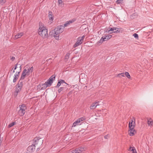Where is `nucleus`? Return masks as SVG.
<instances>
[{
  "mask_svg": "<svg viewBox=\"0 0 153 153\" xmlns=\"http://www.w3.org/2000/svg\"><path fill=\"white\" fill-rule=\"evenodd\" d=\"M64 26L62 25H59L57 27L54 29V34L56 35H58L62 33L64 30Z\"/></svg>",
  "mask_w": 153,
  "mask_h": 153,
  "instance_id": "20e7f679",
  "label": "nucleus"
},
{
  "mask_svg": "<svg viewBox=\"0 0 153 153\" xmlns=\"http://www.w3.org/2000/svg\"><path fill=\"white\" fill-rule=\"evenodd\" d=\"M86 119L84 117H82L78 118L76 120L78 122V125H80L82 123V121L85 120Z\"/></svg>",
  "mask_w": 153,
  "mask_h": 153,
  "instance_id": "4468645a",
  "label": "nucleus"
},
{
  "mask_svg": "<svg viewBox=\"0 0 153 153\" xmlns=\"http://www.w3.org/2000/svg\"><path fill=\"white\" fill-rule=\"evenodd\" d=\"M107 135H105V136L104 137L105 139H107Z\"/></svg>",
  "mask_w": 153,
  "mask_h": 153,
  "instance_id": "49530a36",
  "label": "nucleus"
},
{
  "mask_svg": "<svg viewBox=\"0 0 153 153\" xmlns=\"http://www.w3.org/2000/svg\"><path fill=\"white\" fill-rule=\"evenodd\" d=\"M133 120H134V123L135 124V118H133Z\"/></svg>",
  "mask_w": 153,
  "mask_h": 153,
  "instance_id": "de8ad7c7",
  "label": "nucleus"
},
{
  "mask_svg": "<svg viewBox=\"0 0 153 153\" xmlns=\"http://www.w3.org/2000/svg\"><path fill=\"white\" fill-rule=\"evenodd\" d=\"M61 83L60 82V81H59V80H58L57 84V85L56 86V87L58 88L59 87V86L61 85Z\"/></svg>",
  "mask_w": 153,
  "mask_h": 153,
  "instance_id": "c9c22d12",
  "label": "nucleus"
},
{
  "mask_svg": "<svg viewBox=\"0 0 153 153\" xmlns=\"http://www.w3.org/2000/svg\"><path fill=\"white\" fill-rule=\"evenodd\" d=\"M148 124L149 126H151L153 124L152 120L151 119H150L148 121Z\"/></svg>",
  "mask_w": 153,
  "mask_h": 153,
  "instance_id": "393cba45",
  "label": "nucleus"
},
{
  "mask_svg": "<svg viewBox=\"0 0 153 153\" xmlns=\"http://www.w3.org/2000/svg\"><path fill=\"white\" fill-rule=\"evenodd\" d=\"M38 149H39V148H37V150H39Z\"/></svg>",
  "mask_w": 153,
  "mask_h": 153,
  "instance_id": "8fccbe9b",
  "label": "nucleus"
},
{
  "mask_svg": "<svg viewBox=\"0 0 153 153\" xmlns=\"http://www.w3.org/2000/svg\"><path fill=\"white\" fill-rule=\"evenodd\" d=\"M34 144L36 145H41L42 144L43 140L42 138L39 137H35L34 139Z\"/></svg>",
  "mask_w": 153,
  "mask_h": 153,
  "instance_id": "0eeeda50",
  "label": "nucleus"
},
{
  "mask_svg": "<svg viewBox=\"0 0 153 153\" xmlns=\"http://www.w3.org/2000/svg\"><path fill=\"white\" fill-rule=\"evenodd\" d=\"M112 28H115L116 29H114V33H118L121 32L122 31H120V29L119 28L116 27H113Z\"/></svg>",
  "mask_w": 153,
  "mask_h": 153,
  "instance_id": "6ab92c4d",
  "label": "nucleus"
},
{
  "mask_svg": "<svg viewBox=\"0 0 153 153\" xmlns=\"http://www.w3.org/2000/svg\"><path fill=\"white\" fill-rule=\"evenodd\" d=\"M58 2L59 4H62V0H58Z\"/></svg>",
  "mask_w": 153,
  "mask_h": 153,
  "instance_id": "ea45409f",
  "label": "nucleus"
},
{
  "mask_svg": "<svg viewBox=\"0 0 153 153\" xmlns=\"http://www.w3.org/2000/svg\"><path fill=\"white\" fill-rule=\"evenodd\" d=\"M125 76H126L128 79H130L131 78L130 76L129 73L127 72L125 73Z\"/></svg>",
  "mask_w": 153,
  "mask_h": 153,
  "instance_id": "a878e982",
  "label": "nucleus"
},
{
  "mask_svg": "<svg viewBox=\"0 0 153 153\" xmlns=\"http://www.w3.org/2000/svg\"><path fill=\"white\" fill-rule=\"evenodd\" d=\"M59 81H60V82L61 84L65 83L66 84H67V83L65 82V81L63 80L60 79L59 80Z\"/></svg>",
  "mask_w": 153,
  "mask_h": 153,
  "instance_id": "58836bf2",
  "label": "nucleus"
},
{
  "mask_svg": "<svg viewBox=\"0 0 153 153\" xmlns=\"http://www.w3.org/2000/svg\"><path fill=\"white\" fill-rule=\"evenodd\" d=\"M120 75L124 77L125 76V73H121L120 74H118L117 75V76L120 77Z\"/></svg>",
  "mask_w": 153,
  "mask_h": 153,
  "instance_id": "2f4dec72",
  "label": "nucleus"
},
{
  "mask_svg": "<svg viewBox=\"0 0 153 153\" xmlns=\"http://www.w3.org/2000/svg\"><path fill=\"white\" fill-rule=\"evenodd\" d=\"M13 68H13H13H12V69H11V70H10V71H13V70H14V69H13Z\"/></svg>",
  "mask_w": 153,
  "mask_h": 153,
  "instance_id": "09e8293b",
  "label": "nucleus"
},
{
  "mask_svg": "<svg viewBox=\"0 0 153 153\" xmlns=\"http://www.w3.org/2000/svg\"><path fill=\"white\" fill-rule=\"evenodd\" d=\"M86 148L84 147L77 148L75 150H73L70 153H81L83 151H85Z\"/></svg>",
  "mask_w": 153,
  "mask_h": 153,
  "instance_id": "39448f33",
  "label": "nucleus"
},
{
  "mask_svg": "<svg viewBox=\"0 0 153 153\" xmlns=\"http://www.w3.org/2000/svg\"><path fill=\"white\" fill-rule=\"evenodd\" d=\"M123 1V0H117V3L119 4H120L121 3L122 1Z\"/></svg>",
  "mask_w": 153,
  "mask_h": 153,
  "instance_id": "a19ab883",
  "label": "nucleus"
},
{
  "mask_svg": "<svg viewBox=\"0 0 153 153\" xmlns=\"http://www.w3.org/2000/svg\"><path fill=\"white\" fill-rule=\"evenodd\" d=\"M19 65V68H20V70L19 71H20V72L22 68V65Z\"/></svg>",
  "mask_w": 153,
  "mask_h": 153,
  "instance_id": "79ce46f5",
  "label": "nucleus"
},
{
  "mask_svg": "<svg viewBox=\"0 0 153 153\" xmlns=\"http://www.w3.org/2000/svg\"><path fill=\"white\" fill-rule=\"evenodd\" d=\"M135 149V148L134 147H130L128 150L129 151H132Z\"/></svg>",
  "mask_w": 153,
  "mask_h": 153,
  "instance_id": "f704fd0d",
  "label": "nucleus"
},
{
  "mask_svg": "<svg viewBox=\"0 0 153 153\" xmlns=\"http://www.w3.org/2000/svg\"><path fill=\"white\" fill-rule=\"evenodd\" d=\"M99 102V101H98L95 102H94V103L95 104V105H97V104L98 105Z\"/></svg>",
  "mask_w": 153,
  "mask_h": 153,
  "instance_id": "37998d69",
  "label": "nucleus"
},
{
  "mask_svg": "<svg viewBox=\"0 0 153 153\" xmlns=\"http://www.w3.org/2000/svg\"><path fill=\"white\" fill-rule=\"evenodd\" d=\"M132 153H137L136 151V150L135 149H134L133 151H132Z\"/></svg>",
  "mask_w": 153,
  "mask_h": 153,
  "instance_id": "c03bdc74",
  "label": "nucleus"
},
{
  "mask_svg": "<svg viewBox=\"0 0 153 153\" xmlns=\"http://www.w3.org/2000/svg\"><path fill=\"white\" fill-rule=\"evenodd\" d=\"M116 29L115 28H112V27H109L107 29L106 31L108 32L109 33L111 34L112 33H114V30Z\"/></svg>",
  "mask_w": 153,
  "mask_h": 153,
  "instance_id": "dca6fc26",
  "label": "nucleus"
},
{
  "mask_svg": "<svg viewBox=\"0 0 153 153\" xmlns=\"http://www.w3.org/2000/svg\"><path fill=\"white\" fill-rule=\"evenodd\" d=\"M27 75V73L26 72V71H23L22 72L20 79L19 80L21 81L22 80H23L26 77V76Z\"/></svg>",
  "mask_w": 153,
  "mask_h": 153,
  "instance_id": "ddd939ff",
  "label": "nucleus"
},
{
  "mask_svg": "<svg viewBox=\"0 0 153 153\" xmlns=\"http://www.w3.org/2000/svg\"><path fill=\"white\" fill-rule=\"evenodd\" d=\"M55 76L54 75H53L48 79L47 82L49 84V86L51 85L52 83L53 82V80L55 79Z\"/></svg>",
  "mask_w": 153,
  "mask_h": 153,
  "instance_id": "1a4fd4ad",
  "label": "nucleus"
},
{
  "mask_svg": "<svg viewBox=\"0 0 153 153\" xmlns=\"http://www.w3.org/2000/svg\"><path fill=\"white\" fill-rule=\"evenodd\" d=\"M133 122V120H132L131 122H129V127L130 129H132L134 127V125L132 124Z\"/></svg>",
  "mask_w": 153,
  "mask_h": 153,
  "instance_id": "f3484780",
  "label": "nucleus"
},
{
  "mask_svg": "<svg viewBox=\"0 0 153 153\" xmlns=\"http://www.w3.org/2000/svg\"><path fill=\"white\" fill-rule=\"evenodd\" d=\"M11 60H12V61H13V60H14L15 59V57H14V56H12L11 58Z\"/></svg>",
  "mask_w": 153,
  "mask_h": 153,
  "instance_id": "a18cd8bd",
  "label": "nucleus"
},
{
  "mask_svg": "<svg viewBox=\"0 0 153 153\" xmlns=\"http://www.w3.org/2000/svg\"><path fill=\"white\" fill-rule=\"evenodd\" d=\"M23 35V33L21 32L17 34L15 36V38L16 39H17L20 38Z\"/></svg>",
  "mask_w": 153,
  "mask_h": 153,
  "instance_id": "aec40b11",
  "label": "nucleus"
},
{
  "mask_svg": "<svg viewBox=\"0 0 153 153\" xmlns=\"http://www.w3.org/2000/svg\"><path fill=\"white\" fill-rule=\"evenodd\" d=\"M35 147V144H32L28 147L27 149V151L28 153H31L34 151Z\"/></svg>",
  "mask_w": 153,
  "mask_h": 153,
  "instance_id": "6e6552de",
  "label": "nucleus"
},
{
  "mask_svg": "<svg viewBox=\"0 0 153 153\" xmlns=\"http://www.w3.org/2000/svg\"><path fill=\"white\" fill-rule=\"evenodd\" d=\"M66 88V87H61L58 90L59 93H60L62 91L65 89Z\"/></svg>",
  "mask_w": 153,
  "mask_h": 153,
  "instance_id": "b1692460",
  "label": "nucleus"
},
{
  "mask_svg": "<svg viewBox=\"0 0 153 153\" xmlns=\"http://www.w3.org/2000/svg\"><path fill=\"white\" fill-rule=\"evenodd\" d=\"M23 85V82L22 81L19 80L18 83L16 85V89L14 93V95L16 96L22 90Z\"/></svg>",
  "mask_w": 153,
  "mask_h": 153,
  "instance_id": "f03ea898",
  "label": "nucleus"
},
{
  "mask_svg": "<svg viewBox=\"0 0 153 153\" xmlns=\"http://www.w3.org/2000/svg\"><path fill=\"white\" fill-rule=\"evenodd\" d=\"M57 35H56L55 34L54 35V36L55 37L56 39H59V35L57 36Z\"/></svg>",
  "mask_w": 153,
  "mask_h": 153,
  "instance_id": "e433bc0d",
  "label": "nucleus"
},
{
  "mask_svg": "<svg viewBox=\"0 0 153 153\" xmlns=\"http://www.w3.org/2000/svg\"><path fill=\"white\" fill-rule=\"evenodd\" d=\"M106 36H107V38L108 40L112 37V36L110 34H108Z\"/></svg>",
  "mask_w": 153,
  "mask_h": 153,
  "instance_id": "473e14b6",
  "label": "nucleus"
},
{
  "mask_svg": "<svg viewBox=\"0 0 153 153\" xmlns=\"http://www.w3.org/2000/svg\"><path fill=\"white\" fill-rule=\"evenodd\" d=\"M70 55V53H67L65 56V58L66 59H68L69 58V56Z\"/></svg>",
  "mask_w": 153,
  "mask_h": 153,
  "instance_id": "7c9ffc66",
  "label": "nucleus"
},
{
  "mask_svg": "<svg viewBox=\"0 0 153 153\" xmlns=\"http://www.w3.org/2000/svg\"><path fill=\"white\" fill-rule=\"evenodd\" d=\"M133 36L136 39L138 38V35L136 33H134L133 34Z\"/></svg>",
  "mask_w": 153,
  "mask_h": 153,
  "instance_id": "72a5a7b5",
  "label": "nucleus"
},
{
  "mask_svg": "<svg viewBox=\"0 0 153 153\" xmlns=\"http://www.w3.org/2000/svg\"><path fill=\"white\" fill-rule=\"evenodd\" d=\"M38 34L42 38L47 37L48 36L47 30L44 26H40L38 30Z\"/></svg>",
  "mask_w": 153,
  "mask_h": 153,
  "instance_id": "f257e3e1",
  "label": "nucleus"
},
{
  "mask_svg": "<svg viewBox=\"0 0 153 153\" xmlns=\"http://www.w3.org/2000/svg\"><path fill=\"white\" fill-rule=\"evenodd\" d=\"M40 87H42L41 89H46L48 86H49V84L47 81L44 84H41L39 85Z\"/></svg>",
  "mask_w": 153,
  "mask_h": 153,
  "instance_id": "9d476101",
  "label": "nucleus"
},
{
  "mask_svg": "<svg viewBox=\"0 0 153 153\" xmlns=\"http://www.w3.org/2000/svg\"><path fill=\"white\" fill-rule=\"evenodd\" d=\"M33 67L31 68H28L27 69H25L24 71H26V72L27 73V75L28 76L30 74V73H32L33 71Z\"/></svg>",
  "mask_w": 153,
  "mask_h": 153,
  "instance_id": "9b49d317",
  "label": "nucleus"
},
{
  "mask_svg": "<svg viewBox=\"0 0 153 153\" xmlns=\"http://www.w3.org/2000/svg\"><path fill=\"white\" fill-rule=\"evenodd\" d=\"M20 73V71H16L14 77L18 78L19 75Z\"/></svg>",
  "mask_w": 153,
  "mask_h": 153,
  "instance_id": "5701e85b",
  "label": "nucleus"
},
{
  "mask_svg": "<svg viewBox=\"0 0 153 153\" xmlns=\"http://www.w3.org/2000/svg\"><path fill=\"white\" fill-rule=\"evenodd\" d=\"M18 63H16L15 65V68H14V69L13 70V73H14L15 72V70H16L17 69V68H18L17 66H18Z\"/></svg>",
  "mask_w": 153,
  "mask_h": 153,
  "instance_id": "c756f323",
  "label": "nucleus"
},
{
  "mask_svg": "<svg viewBox=\"0 0 153 153\" xmlns=\"http://www.w3.org/2000/svg\"><path fill=\"white\" fill-rule=\"evenodd\" d=\"M85 38L84 36H82L81 38L79 37L77 39V40L76 42L74 45L73 47L75 48L80 45L83 42V39Z\"/></svg>",
  "mask_w": 153,
  "mask_h": 153,
  "instance_id": "423d86ee",
  "label": "nucleus"
},
{
  "mask_svg": "<svg viewBox=\"0 0 153 153\" xmlns=\"http://www.w3.org/2000/svg\"><path fill=\"white\" fill-rule=\"evenodd\" d=\"M18 78H16V77H13V82H16V81L18 79Z\"/></svg>",
  "mask_w": 153,
  "mask_h": 153,
  "instance_id": "4c0bfd02",
  "label": "nucleus"
},
{
  "mask_svg": "<svg viewBox=\"0 0 153 153\" xmlns=\"http://www.w3.org/2000/svg\"><path fill=\"white\" fill-rule=\"evenodd\" d=\"M38 149H39V148H37V150H39Z\"/></svg>",
  "mask_w": 153,
  "mask_h": 153,
  "instance_id": "3c124183",
  "label": "nucleus"
},
{
  "mask_svg": "<svg viewBox=\"0 0 153 153\" xmlns=\"http://www.w3.org/2000/svg\"><path fill=\"white\" fill-rule=\"evenodd\" d=\"M16 124V123L15 122H13L11 123L8 126L10 128L12 126H14V125H15Z\"/></svg>",
  "mask_w": 153,
  "mask_h": 153,
  "instance_id": "c85d7f7f",
  "label": "nucleus"
},
{
  "mask_svg": "<svg viewBox=\"0 0 153 153\" xmlns=\"http://www.w3.org/2000/svg\"><path fill=\"white\" fill-rule=\"evenodd\" d=\"M78 122H77V121L76 120L74 122L73 124L72 127H75L76 126L78 125Z\"/></svg>",
  "mask_w": 153,
  "mask_h": 153,
  "instance_id": "bb28decb",
  "label": "nucleus"
},
{
  "mask_svg": "<svg viewBox=\"0 0 153 153\" xmlns=\"http://www.w3.org/2000/svg\"><path fill=\"white\" fill-rule=\"evenodd\" d=\"M99 105H95L94 103H93L90 107L91 109H93L96 108L97 106Z\"/></svg>",
  "mask_w": 153,
  "mask_h": 153,
  "instance_id": "412c9836",
  "label": "nucleus"
},
{
  "mask_svg": "<svg viewBox=\"0 0 153 153\" xmlns=\"http://www.w3.org/2000/svg\"><path fill=\"white\" fill-rule=\"evenodd\" d=\"M48 17L49 20H50L53 21V15L52 14V12L51 11L49 12Z\"/></svg>",
  "mask_w": 153,
  "mask_h": 153,
  "instance_id": "a211bd4d",
  "label": "nucleus"
},
{
  "mask_svg": "<svg viewBox=\"0 0 153 153\" xmlns=\"http://www.w3.org/2000/svg\"><path fill=\"white\" fill-rule=\"evenodd\" d=\"M74 21L70 20L68 21L65 24H64V25L63 26L65 27H67L68 25H69L70 23H72L74 22Z\"/></svg>",
  "mask_w": 153,
  "mask_h": 153,
  "instance_id": "4be33fe9",
  "label": "nucleus"
},
{
  "mask_svg": "<svg viewBox=\"0 0 153 153\" xmlns=\"http://www.w3.org/2000/svg\"><path fill=\"white\" fill-rule=\"evenodd\" d=\"M108 40L107 36L105 35L103 36L100 40L98 41V42L101 43H102L103 42Z\"/></svg>",
  "mask_w": 153,
  "mask_h": 153,
  "instance_id": "f8f14e48",
  "label": "nucleus"
},
{
  "mask_svg": "<svg viewBox=\"0 0 153 153\" xmlns=\"http://www.w3.org/2000/svg\"><path fill=\"white\" fill-rule=\"evenodd\" d=\"M7 0H0V3L1 5H3Z\"/></svg>",
  "mask_w": 153,
  "mask_h": 153,
  "instance_id": "cd10ccee",
  "label": "nucleus"
},
{
  "mask_svg": "<svg viewBox=\"0 0 153 153\" xmlns=\"http://www.w3.org/2000/svg\"><path fill=\"white\" fill-rule=\"evenodd\" d=\"M135 133V130L134 129V128L131 129H129L128 131V133L130 136H133L134 135Z\"/></svg>",
  "mask_w": 153,
  "mask_h": 153,
  "instance_id": "2eb2a0df",
  "label": "nucleus"
},
{
  "mask_svg": "<svg viewBox=\"0 0 153 153\" xmlns=\"http://www.w3.org/2000/svg\"><path fill=\"white\" fill-rule=\"evenodd\" d=\"M20 109L18 111V113L20 116H23L25 113V110L27 108L25 104H22L19 105Z\"/></svg>",
  "mask_w": 153,
  "mask_h": 153,
  "instance_id": "7ed1b4c3",
  "label": "nucleus"
}]
</instances>
